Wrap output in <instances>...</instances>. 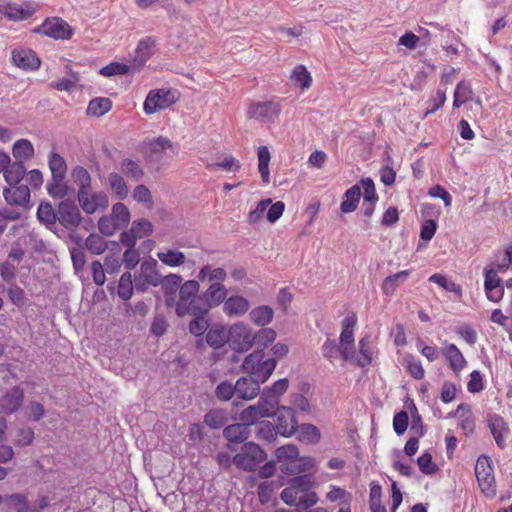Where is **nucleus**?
<instances>
[{"label": "nucleus", "mask_w": 512, "mask_h": 512, "mask_svg": "<svg viewBox=\"0 0 512 512\" xmlns=\"http://www.w3.org/2000/svg\"><path fill=\"white\" fill-rule=\"evenodd\" d=\"M36 215L39 222L55 234L62 229L74 232L83 220L80 208L70 198L61 199L56 208L51 202L42 201L37 208Z\"/></svg>", "instance_id": "obj_1"}, {"label": "nucleus", "mask_w": 512, "mask_h": 512, "mask_svg": "<svg viewBox=\"0 0 512 512\" xmlns=\"http://www.w3.org/2000/svg\"><path fill=\"white\" fill-rule=\"evenodd\" d=\"M263 350H256L245 357L241 368L242 371L249 374L261 383L266 382L276 368L277 361L274 358L264 359Z\"/></svg>", "instance_id": "obj_2"}, {"label": "nucleus", "mask_w": 512, "mask_h": 512, "mask_svg": "<svg viewBox=\"0 0 512 512\" xmlns=\"http://www.w3.org/2000/svg\"><path fill=\"white\" fill-rule=\"evenodd\" d=\"M267 459V453L255 442H245L234 455L233 464L243 471L253 472Z\"/></svg>", "instance_id": "obj_3"}, {"label": "nucleus", "mask_w": 512, "mask_h": 512, "mask_svg": "<svg viewBox=\"0 0 512 512\" xmlns=\"http://www.w3.org/2000/svg\"><path fill=\"white\" fill-rule=\"evenodd\" d=\"M491 459L488 456H480L475 465V475L481 491L487 497H494L496 495V483L491 466Z\"/></svg>", "instance_id": "obj_4"}, {"label": "nucleus", "mask_w": 512, "mask_h": 512, "mask_svg": "<svg viewBox=\"0 0 512 512\" xmlns=\"http://www.w3.org/2000/svg\"><path fill=\"white\" fill-rule=\"evenodd\" d=\"M77 201L80 208L84 213L91 215L98 210H106L109 206V199L105 192H90L86 191L82 194H77Z\"/></svg>", "instance_id": "obj_5"}, {"label": "nucleus", "mask_w": 512, "mask_h": 512, "mask_svg": "<svg viewBox=\"0 0 512 512\" xmlns=\"http://www.w3.org/2000/svg\"><path fill=\"white\" fill-rule=\"evenodd\" d=\"M281 112V105L275 101L254 102L250 104L247 115L262 122H274Z\"/></svg>", "instance_id": "obj_6"}, {"label": "nucleus", "mask_w": 512, "mask_h": 512, "mask_svg": "<svg viewBox=\"0 0 512 512\" xmlns=\"http://www.w3.org/2000/svg\"><path fill=\"white\" fill-rule=\"evenodd\" d=\"M227 336L235 350L247 351L253 345L251 329L242 322L231 325L227 331Z\"/></svg>", "instance_id": "obj_7"}, {"label": "nucleus", "mask_w": 512, "mask_h": 512, "mask_svg": "<svg viewBox=\"0 0 512 512\" xmlns=\"http://www.w3.org/2000/svg\"><path fill=\"white\" fill-rule=\"evenodd\" d=\"M175 102V94L171 90L158 89L150 91L144 102V111L153 114L169 107Z\"/></svg>", "instance_id": "obj_8"}, {"label": "nucleus", "mask_w": 512, "mask_h": 512, "mask_svg": "<svg viewBox=\"0 0 512 512\" xmlns=\"http://www.w3.org/2000/svg\"><path fill=\"white\" fill-rule=\"evenodd\" d=\"M153 231V225L146 219L133 221L130 230L123 231L120 235V241L123 245L131 248L135 247L138 239L148 236Z\"/></svg>", "instance_id": "obj_9"}, {"label": "nucleus", "mask_w": 512, "mask_h": 512, "mask_svg": "<svg viewBox=\"0 0 512 512\" xmlns=\"http://www.w3.org/2000/svg\"><path fill=\"white\" fill-rule=\"evenodd\" d=\"M357 323L355 314L349 315L342 321V331L340 334V355L345 361L351 360V353L354 347V333L353 329Z\"/></svg>", "instance_id": "obj_10"}, {"label": "nucleus", "mask_w": 512, "mask_h": 512, "mask_svg": "<svg viewBox=\"0 0 512 512\" xmlns=\"http://www.w3.org/2000/svg\"><path fill=\"white\" fill-rule=\"evenodd\" d=\"M38 32L42 34L54 38V39H62L67 40L70 39L73 35V30L71 26L61 18H52L47 19L38 29Z\"/></svg>", "instance_id": "obj_11"}, {"label": "nucleus", "mask_w": 512, "mask_h": 512, "mask_svg": "<svg viewBox=\"0 0 512 512\" xmlns=\"http://www.w3.org/2000/svg\"><path fill=\"white\" fill-rule=\"evenodd\" d=\"M274 416L277 418L275 428L280 435L290 437L296 432L297 421L291 407L282 406L277 408Z\"/></svg>", "instance_id": "obj_12"}, {"label": "nucleus", "mask_w": 512, "mask_h": 512, "mask_svg": "<svg viewBox=\"0 0 512 512\" xmlns=\"http://www.w3.org/2000/svg\"><path fill=\"white\" fill-rule=\"evenodd\" d=\"M45 188L53 199H64L74 192V188L68 184L67 175L51 174Z\"/></svg>", "instance_id": "obj_13"}, {"label": "nucleus", "mask_w": 512, "mask_h": 512, "mask_svg": "<svg viewBox=\"0 0 512 512\" xmlns=\"http://www.w3.org/2000/svg\"><path fill=\"white\" fill-rule=\"evenodd\" d=\"M12 62L23 70H36L40 66V59L36 53L27 48H15L12 50Z\"/></svg>", "instance_id": "obj_14"}, {"label": "nucleus", "mask_w": 512, "mask_h": 512, "mask_svg": "<svg viewBox=\"0 0 512 512\" xmlns=\"http://www.w3.org/2000/svg\"><path fill=\"white\" fill-rule=\"evenodd\" d=\"M261 381L252 376L240 377L235 383L236 395L243 400H252L260 392Z\"/></svg>", "instance_id": "obj_15"}, {"label": "nucleus", "mask_w": 512, "mask_h": 512, "mask_svg": "<svg viewBox=\"0 0 512 512\" xmlns=\"http://www.w3.org/2000/svg\"><path fill=\"white\" fill-rule=\"evenodd\" d=\"M3 196L9 205L27 208L30 201V190L27 185H12L4 189Z\"/></svg>", "instance_id": "obj_16"}, {"label": "nucleus", "mask_w": 512, "mask_h": 512, "mask_svg": "<svg viewBox=\"0 0 512 512\" xmlns=\"http://www.w3.org/2000/svg\"><path fill=\"white\" fill-rule=\"evenodd\" d=\"M223 436L228 441V449L234 451L233 444H244L248 439L249 427L243 422L228 425L223 430Z\"/></svg>", "instance_id": "obj_17"}, {"label": "nucleus", "mask_w": 512, "mask_h": 512, "mask_svg": "<svg viewBox=\"0 0 512 512\" xmlns=\"http://www.w3.org/2000/svg\"><path fill=\"white\" fill-rule=\"evenodd\" d=\"M182 277L178 274H169L161 279L160 285L162 287L165 304L167 307H173L176 303V295L179 291Z\"/></svg>", "instance_id": "obj_18"}, {"label": "nucleus", "mask_w": 512, "mask_h": 512, "mask_svg": "<svg viewBox=\"0 0 512 512\" xmlns=\"http://www.w3.org/2000/svg\"><path fill=\"white\" fill-rule=\"evenodd\" d=\"M487 422L497 446L503 449L506 445V437L509 434L506 422L497 414L489 415Z\"/></svg>", "instance_id": "obj_19"}, {"label": "nucleus", "mask_w": 512, "mask_h": 512, "mask_svg": "<svg viewBox=\"0 0 512 512\" xmlns=\"http://www.w3.org/2000/svg\"><path fill=\"white\" fill-rule=\"evenodd\" d=\"M249 308V300L240 295L227 297L222 307L224 314L228 317H241L248 312Z\"/></svg>", "instance_id": "obj_20"}, {"label": "nucleus", "mask_w": 512, "mask_h": 512, "mask_svg": "<svg viewBox=\"0 0 512 512\" xmlns=\"http://www.w3.org/2000/svg\"><path fill=\"white\" fill-rule=\"evenodd\" d=\"M205 303L203 295L195 296L188 302L176 304L175 312L179 317H184L187 314L193 316L208 314L209 309Z\"/></svg>", "instance_id": "obj_21"}, {"label": "nucleus", "mask_w": 512, "mask_h": 512, "mask_svg": "<svg viewBox=\"0 0 512 512\" xmlns=\"http://www.w3.org/2000/svg\"><path fill=\"white\" fill-rule=\"evenodd\" d=\"M23 400L24 391L14 386L1 397L0 406L5 413H14L22 406Z\"/></svg>", "instance_id": "obj_22"}, {"label": "nucleus", "mask_w": 512, "mask_h": 512, "mask_svg": "<svg viewBox=\"0 0 512 512\" xmlns=\"http://www.w3.org/2000/svg\"><path fill=\"white\" fill-rule=\"evenodd\" d=\"M208 309L224 304L227 298V289L221 283H212L202 294Z\"/></svg>", "instance_id": "obj_23"}, {"label": "nucleus", "mask_w": 512, "mask_h": 512, "mask_svg": "<svg viewBox=\"0 0 512 512\" xmlns=\"http://www.w3.org/2000/svg\"><path fill=\"white\" fill-rule=\"evenodd\" d=\"M154 40L147 37L141 40L136 48L135 56L133 58V69H139L142 67L153 54Z\"/></svg>", "instance_id": "obj_24"}, {"label": "nucleus", "mask_w": 512, "mask_h": 512, "mask_svg": "<svg viewBox=\"0 0 512 512\" xmlns=\"http://www.w3.org/2000/svg\"><path fill=\"white\" fill-rule=\"evenodd\" d=\"M170 151V155L174 156L178 153V147L173 144L168 138L159 136L151 141L147 147V155L149 157L158 158L160 153Z\"/></svg>", "instance_id": "obj_25"}, {"label": "nucleus", "mask_w": 512, "mask_h": 512, "mask_svg": "<svg viewBox=\"0 0 512 512\" xmlns=\"http://www.w3.org/2000/svg\"><path fill=\"white\" fill-rule=\"evenodd\" d=\"M71 178L78 187L77 194L91 190L92 178L88 170L83 166L76 165L71 170Z\"/></svg>", "instance_id": "obj_26"}, {"label": "nucleus", "mask_w": 512, "mask_h": 512, "mask_svg": "<svg viewBox=\"0 0 512 512\" xmlns=\"http://www.w3.org/2000/svg\"><path fill=\"white\" fill-rule=\"evenodd\" d=\"M313 466L310 458L300 457L281 464L280 470L286 475H297L309 471Z\"/></svg>", "instance_id": "obj_27"}, {"label": "nucleus", "mask_w": 512, "mask_h": 512, "mask_svg": "<svg viewBox=\"0 0 512 512\" xmlns=\"http://www.w3.org/2000/svg\"><path fill=\"white\" fill-rule=\"evenodd\" d=\"M297 438L307 444H315L320 438V430L313 424L304 423L296 427Z\"/></svg>", "instance_id": "obj_28"}, {"label": "nucleus", "mask_w": 512, "mask_h": 512, "mask_svg": "<svg viewBox=\"0 0 512 512\" xmlns=\"http://www.w3.org/2000/svg\"><path fill=\"white\" fill-rule=\"evenodd\" d=\"M141 276L145 279L149 285L157 287L160 285L163 276L157 270V261H144L141 266Z\"/></svg>", "instance_id": "obj_29"}, {"label": "nucleus", "mask_w": 512, "mask_h": 512, "mask_svg": "<svg viewBox=\"0 0 512 512\" xmlns=\"http://www.w3.org/2000/svg\"><path fill=\"white\" fill-rule=\"evenodd\" d=\"M443 354L449 361L450 367L454 372L457 373L465 367L466 360L456 345H447L443 350Z\"/></svg>", "instance_id": "obj_30"}, {"label": "nucleus", "mask_w": 512, "mask_h": 512, "mask_svg": "<svg viewBox=\"0 0 512 512\" xmlns=\"http://www.w3.org/2000/svg\"><path fill=\"white\" fill-rule=\"evenodd\" d=\"M250 320L261 327L268 325L274 317V311L270 306L261 305L253 308L249 313Z\"/></svg>", "instance_id": "obj_31"}, {"label": "nucleus", "mask_w": 512, "mask_h": 512, "mask_svg": "<svg viewBox=\"0 0 512 512\" xmlns=\"http://www.w3.org/2000/svg\"><path fill=\"white\" fill-rule=\"evenodd\" d=\"M409 275L410 270H403L398 273L387 276L382 283L383 293L387 296L393 295L396 288L400 284L404 283Z\"/></svg>", "instance_id": "obj_32"}, {"label": "nucleus", "mask_w": 512, "mask_h": 512, "mask_svg": "<svg viewBox=\"0 0 512 512\" xmlns=\"http://www.w3.org/2000/svg\"><path fill=\"white\" fill-rule=\"evenodd\" d=\"M3 502L15 512H32V507L29 504L27 496L24 494L14 493L7 495L2 497V503Z\"/></svg>", "instance_id": "obj_33"}, {"label": "nucleus", "mask_w": 512, "mask_h": 512, "mask_svg": "<svg viewBox=\"0 0 512 512\" xmlns=\"http://www.w3.org/2000/svg\"><path fill=\"white\" fill-rule=\"evenodd\" d=\"M35 12V9L31 7L30 5H26L25 7H22L18 4H8L4 8V15L14 21H21L28 19L33 13Z\"/></svg>", "instance_id": "obj_34"}, {"label": "nucleus", "mask_w": 512, "mask_h": 512, "mask_svg": "<svg viewBox=\"0 0 512 512\" xmlns=\"http://www.w3.org/2000/svg\"><path fill=\"white\" fill-rule=\"evenodd\" d=\"M345 200L342 201L340 209L343 213H350L356 210L360 197L361 187L356 184L345 192Z\"/></svg>", "instance_id": "obj_35"}, {"label": "nucleus", "mask_w": 512, "mask_h": 512, "mask_svg": "<svg viewBox=\"0 0 512 512\" xmlns=\"http://www.w3.org/2000/svg\"><path fill=\"white\" fill-rule=\"evenodd\" d=\"M109 216L120 230L126 228L130 222L129 209L121 202L112 206Z\"/></svg>", "instance_id": "obj_36"}, {"label": "nucleus", "mask_w": 512, "mask_h": 512, "mask_svg": "<svg viewBox=\"0 0 512 512\" xmlns=\"http://www.w3.org/2000/svg\"><path fill=\"white\" fill-rule=\"evenodd\" d=\"M6 182L12 186L17 185L24 177L26 169L22 161L10 163L3 171Z\"/></svg>", "instance_id": "obj_37"}, {"label": "nucleus", "mask_w": 512, "mask_h": 512, "mask_svg": "<svg viewBox=\"0 0 512 512\" xmlns=\"http://www.w3.org/2000/svg\"><path fill=\"white\" fill-rule=\"evenodd\" d=\"M108 183L112 192L119 200H124L128 196V186L120 174L110 173L108 175Z\"/></svg>", "instance_id": "obj_38"}, {"label": "nucleus", "mask_w": 512, "mask_h": 512, "mask_svg": "<svg viewBox=\"0 0 512 512\" xmlns=\"http://www.w3.org/2000/svg\"><path fill=\"white\" fill-rule=\"evenodd\" d=\"M228 341L227 331L224 327H212L206 334V342L214 349H219Z\"/></svg>", "instance_id": "obj_39"}, {"label": "nucleus", "mask_w": 512, "mask_h": 512, "mask_svg": "<svg viewBox=\"0 0 512 512\" xmlns=\"http://www.w3.org/2000/svg\"><path fill=\"white\" fill-rule=\"evenodd\" d=\"M227 414L222 409H211L204 415V423L211 429H220L227 423Z\"/></svg>", "instance_id": "obj_40"}, {"label": "nucleus", "mask_w": 512, "mask_h": 512, "mask_svg": "<svg viewBox=\"0 0 512 512\" xmlns=\"http://www.w3.org/2000/svg\"><path fill=\"white\" fill-rule=\"evenodd\" d=\"M112 108V102L109 98L99 97L92 99L87 107V114L100 117Z\"/></svg>", "instance_id": "obj_41"}, {"label": "nucleus", "mask_w": 512, "mask_h": 512, "mask_svg": "<svg viewBox=\"0 0 512 512\" xmlns=\"http://www.w3.org/2000/svg\"><path fill=\"white\" fill-rule=\"evenodd\" d=\"M158 259L165 265L170 267H178L185 263V255L183 252L173 249H168L165 252L157 253Z\"/></svg>", "instance_id": "obj_42"}, {"label": "nucleus", "mask_w": 512, "mask_h": 512, "mask_svg": "<svg viewBox=\"0 0 512 512\" xmlns=\"http://www.w3.org/2000/svg\"><path fill=\"white\" fill-rule=\"evenodd\" d=\"M121 172L131 180L138 182L144 176V171L138 163L131 159H124L120 164Z\"/></svg>", "instance_id": "obj_43"}, {"label": "nucleus", "mask_w": 512, "mask_h": 512, "mask_svg": "<svg viewBox=\"0 0 512 512\" xmlns=\"http://www.w3.org/2000/svg\"><path fill=\"white\" fill-rule=\"evenodd\" d=\"M199 291V282L197 280H187L179 287V300L176 304H183L188 302L191 298L197 296Z\"/></svg>", "instance_id": "obj_44"}, {"label": "nucleus", "mask_w": 512, "mask_h": 512, "mask_svg": "<svg viewBox=\"0 0 512 512\" xmlns=\"http://www.w3.org/2000/svg\"><path fill=\"white\" fill-rule=\"evenodd\" d=\"M279 399L274 395H266L265 392L260 397L257 406L262 411L265 417H271L274 416V414L277 411V408H280L278 406Z\"/></svg>", "instance_id": "obj_45"}, {"label": "nucleus", "mask_w": 512, "mask_h": 512, "mask_svg": "<svg viewBox=\"0 0 512 512\" xmlns=\"http://www.w3.org/2000/svg\"><path fill=\"white\" fill-rule=\"evenodd\" d=\"M108 245L105 239L96 233L90 234L85 240V248L93 255L104 253Z\"/></svg>", "instance_id": "obj_46"}, {"label": "nucleus", "mask_w": 512, "mask_h": 512, "mask_svg": "<svg viewBox=\"0 0 512 512\" xmlns=\"http://www.w3.org/2000/svg\"><path fill=\"white\" fill-rule=\"evenodd\" d=\"M472 97L473 91L470 84L468 82L461 81L458 83L454 92L453 106L458 108L464 103L471 100Z\"/></svg>", "instance_id": "obj_47"}, {"label": "nucleus", "mask_w": 512, "mask_h": 512, "mask_svg": "<svg viewBox=\"0 0 512 512\" xmlns=\"http://www.w3.org/2000/svg\"><path fill=\"white\" fill-rule=\"evenodd\" d=\"M270 152L266 146H260L258 148V169L264 183H269V162Z\"/></svg>", "instance_id": "obj_48"}, {"label": "nucleus", "mask_w": 512, "mask_h": 512, "mask_svg": "<svg viewBox=\"0 0 512 512\" xmlns=\"http://www.w3.org/2000/svg\"><path fill=\"white\" fill-rule=\"evenodd\" d=\"M12 153L13 156L20 161L27 160L33 157L34 148L29 140L20 139L14 143Z\"/></svg>", "instance_id": "obj_49"}, {"label": "nucleus", "mask_w": 512, "mask_h": 512, "mask_svg": "<svg viewBox=\"0 0 512 512\" xmlns=\"http://www.w3.org/2000/svg\"><path fill=\"white\" fill-rule=\"evenodd\" d=\"M48 167L51 174L67 175L68 166L66 160L56 152H51L49 154Z\"/></svg>", "instance_id": "obj_50"}, {"label": "nucleus", "mask_w": 512, "mask_h": 512, "mask_svg": "<svg viewBox=\"0 0 512 512\" xmlns=\"http://www.w3.org/2000/svg\"><path fill=\"white\" fill-rule=\"evenodd\" d=\"M117 294L124 301H127L131 298L133 294V282L132 275L129 271L121 275L118 283Z\"/></svg>", "instance_id": "obj_51"}, {"label": "nucleus", "mask_w": 512, "mask_h": 512, "mask_svg": "<svg viewBox=\"0 0 512 512\" xmlns=\"http://www.w3.org/2000/svg\"><path fill=\"white\" fill-rule=\"evenodd\" d=\"M278 434L279 432L271 422L261 421L256 436L259 440L271 443L276 440Z\"/></svg>", "instance_id": "obj_52"}, {"label": "nucleus", "mask_w": 512, "mask_h": 512, "mask_svg": "<svg viewBox=\"0 0 512 512\" xmlns=\"http://www.w3.org/2000/svg\"><path fill=\"white\" fill-rule=\"evenodd\" d=\"M275 456L281 464L287 461H292L297 458H300L299 456V450L297 446L293 444H287L284 446H281L276 449Z\"/></svg>", "instance_id": "obj_53"}, {"label": "nucleus", "mask_w": 512, "mask_h": 512, "mask_svg": "<svg viewBox=\"0 0 512 512\" xmlns=\"http://www.w3.org/2000/svg\"><path fill=\"white\" fill-rule=\"evenodd\" d=\"M133 69L132 65H127L119 62H112L100 69V74L105 77L114 75H125Z\"/></svg>", "instance_id": "obj_54"}, {"label": "nucleus", "mask_w": 512, "mask_h": 512, "mask_svg": "<svg viewBox=\"0 0 512 512\" xmlns=\"http://www.w3.org/2000/svg\"><path fill=\"white\" fill-rule=\"evenodd\" d=\"M291 80L296 81L302 89H307L310 87L312 78L310 73L307 71L306 67L303 65H297L291 74Z\"/></svg>", "instance_id": "obj_55"}, {"label": "nucleus", "mask_w": 512, "mask_h": 512, "mask_svg": "<svg viewBox=\"0 0 512 512\" xmlns=\"http://www.w3.org/2000/svg\"><path fill=\"white\" fill-rule=\"evenodd\" d=\"M235 384L229 381L220 382L215 388V397L220 401H229L234 395H236Z\"/></svg>", "instance_id": "obj_56"}, {"label": "nucleus", "mask_w": 512, "mask_h": 512, "mask_svg": "<svg viewBox=\"0 0 512 512\" xmlns=\"http://www.w3.org/2000/svg\"><path fill=\"white\" fill-rule=\"evenodd\" d=\"M260 418H266V417L264 416L262 411L259 409L257 404L250 405L249 407L245 408L240 414V419L248 427L250 425H253Z\"/></svg>", "instance_id": "obj_57"}, {"label": "nucleus", "mask_w": 512, "mask_h": 512, "mask_svg": "<svg viewBox=\"0 0 512 512\" xmlns=\"http://www.w3.org/2000/svg\"><path fill=\"white\" fill-rule=\"evenodd\" d=\"M276 338V332L271 328H262L252 335L253 344L267 347Z\"/></svg>", "instance_id": "obj_58"}, {"label": "nucleus", "mask_w": 512, "mask_h": 512, "mask_svg": "<svg viewBox=\"0 0 512 512\" xmlns=\"http://www.w3.org/2000/svg\"><path fill=\"white\" fill-rule=\"evenodd\" d=\"M206 315L207 314L194 316V318L190 321L189 331L191 334L194 336H201L207 331L209 322L206 318Z\"/></svg>", "instance_id": "obj_59"}, {"label": "nucleus", "mask_w": 512, "mask_h": 512, "mask_svg": "<svg viewBox=\"0 0 512 512\" xmlns=\"http://www.w3.org/2000/svg\"><path fill=\"white\" fill-rule=\"evenodd\" d=\"M404 362L406 367L410 373V375L417 380H421L424 377V369L419 359H416L412 355H407L404 358Z\"/></svg>", "instance_id": "obj_60"}, {"label": "nucleus", "mask_w": 512, "mask_h": 512, "mask_svg": "<svg viewBox=\"0 0 512 512\" xmlns=\"http://www.w3.org/2000/svg\"><path fill=\"white\" fill-rule=\"evenodd\" d=\"M417 464L420 471L426 475H432L438 470V466L432 461V455L429 452L418 457Z\"/></svg>", "instance_id": "obj_61"}, {"label": "nucleus", "mask_w": 512, "mask_h": 512, "mask_svg": "<svg viewBox=\"0 0 512 512\" xmlns=\"http://www.w3.org/2000/svg\"><path fill=\"white\" fill-rule=\"evenodd\" d=\"M289 486L293 487L300 494L308 492L313 482L310 475L304 474L289 480Z\"/></svg>", "instance_id": "obj_62"}, {"label": "nucleus", "mask_w": 512, "mask_h": 512, "mask_svg": "<svg viewBox=\"0 0 512 512\" xmlns=\"http://www.w3.org/2000/svg\"><path fill=\"white\" fill-rule=\"evenodd\" d=\"M34 440V431L30 427H22L17 430L16 437L14 440L17 446H28L32 444Z\"/></svg>", "instance_id": "obj_63"}, {"label": "nucleus", "mask_w": 512, "mask_h": 512, "mask_svg": "<svg viewBox=\"0 0 512 512\" xmlns=\"http://www.w3.org/2000/svg\"><path fill=\"white\" fill-rule=\"evenodd\" d=\"M98 229L104 236H112L120 230L109 215H104L98 220Z\"/></svg>", "instance_id": "obj_64"}]
</instances>
